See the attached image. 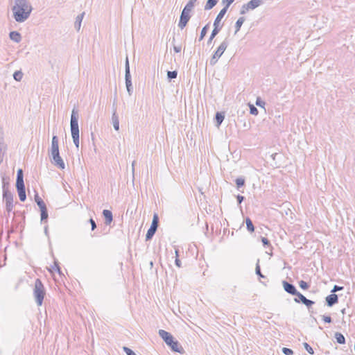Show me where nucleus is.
<instances>
[{
    "label": "nucleus",
    "instance_id": "1",
    "mask_svg": "<svg viewBox=\"0 0 355 355\" xmlns=\"http://www.w3.org/2000/svg\"><path fill=\"white\" fill-rule=\"evenodd\" d=\"M32 10L33 7L28 0H14L12 12L13 18L17 22L22 23L26 21Z\"/></svg>",
    "mask_w": 355,
    "mask_h": 355
},
{
    "label": "nucleus",
    "instance_id": "2",
    "mask_svg": "<svg viewBox=\"0 0 355 355\" xmlns=\"http://www.w3.org/2000/svg\"><path fill=\"white\" fill-rule=\"evenodd\" d=\"M158 334L172 351L180 354L184 353L183 347L178 340H174V338L171 333L163 329H159Z\"/></svg>",
    "mask_w": 355,
    "mask_h": 355
},
{
    "label": "nucleus",
    "instance_id": "3",
    "mask_svg": "<svg viewBox=\"0 0 355 355\" xmlns=\"http://www.w3.org/2000/svg\"><path fill=\"white\" fill-rule=\"evenodd\" d=\"M45 294V288L42 281L40 279H37L35 282L33 295L37 306H42Z\"/></svg>",
    "mask_w": 355,
    "mask_h": 355
},
{
    "label": "nucleus",
    "instance_id": "4",
    "mask_svg": "<svg viewBox=\"0 0 355 355\" xmlns=\"http://www.w3.org/2000/svg\"><path fill=\"white\" fill-rule=\"evenodd\" d=\"M70 128L71 137L79 136L78 112L75 108L71 112Z\"/></svg>",
    "mask_w": 355,
    "mask_h": 355
},
{
    "label": "nucleus",
    "instance_id": "5",
    "mask_svg": "<svg viewBox=\"0 0 355 355\" xmlns=\"http://www.w3.org/2000/svg\"><path fill=\"white\" fill-rule=\"evenodd\" d=\"M228 46V41L227 40H225L220 46L217 48L216 51L214 52V55H212L211 58L210 59L209 63L211 66H214L216 64L218 59L221 57V55L223 54L225 51Z\"/></svg>",
    "mask_w": 355,
    "mask_h": 355
},
{
    "label": "nucleus",
    "instance_id": "6",
    "mask_svg": "<svg viewBox=\"0 0 355 355\" xmlns=\"http://www.w3.org/2000/svg\"><path fill=\"white\" fill-rule=\"evenodd\" d=\"M225 15V14L224 13V11H220L217 15L214 22V29L212 30L211 35L207 41L208 44L211 42L213 39L218 34L219 31H220V27L219 26L220 21L223 18Z\"/></svg>",
    "mask_w": 355,
    "mask_h": 355
},
{
    "label": "nucleus",
    "instance_id": "7",
    "mask_svg": "<svg viewBox=\"0 0 355 355\" xmlns=\"http://www.w3.org/2000/svg\"><path fill=\"white\" fill-rule=\"evenodd\" d=\"M3 198L6 201V208L7 211H11L13 208V195L8 189L6 187L4 182L3 187Z\"/></svg>",
    "mask_w": 355,
    "mask_h": 355
},
{
    "label": "nucleus",
    "instance_id": "8",
    "mask_svg": "<svg viewBox=\"0 0 355 355\" xmlns=\"http://www.w3.org/2000/svg\"><path fill=\"white\" fill-rule=\"evenodd\" d=\"M263 3L264 0H250L241 6L240 14L244 15L250 10H254L262 5Z\"/></svg>",
    "mask_w": 355,
    "mask_h": 355
},
{
    "label": "nucleus",
    "instance_id": "9",
    "mask_svg": "<svg viewBox=\"0 0 355 355\" xmlns=\"http://www.w3.org/2000/svg\"><path fill=\"white\" fill-rule=\"evenodd\" d=\"M125 80L127 92L130 96L132 93V85L131 81V76L130 72V65L128 57H126L125 64Z\"/></svg>",
    "mask_w": 355,
    "mask_h": 355
},
{
    "label": "nucleus",
    "instance_id": "10",
    "mask_svg": "<svg viewBox=\"0 0 355 355\" xmlns=\"http://www.w3.org/2000/svg\"><path fill=\"white\" fill-rule=\"evenodd\" d=\"M190 11L186 10L183 8L182 13L180 15V21L178 24V26L183 29L187 24L188 21L191 18Z\"/></svg>",
    "mask_w": 355,
    "mask_h": 355
},
{
    "label": "nucleus",
    "instance_id": "11",
    "mask_svg": "<svg viewBox=\"0 0 355 355\" xmlns=\"http://www.w3.org/2000/svg\"><path fill=\"white\" fill-rule=\"evenodd\" d=\"M51 162L60 169H64L65 167L64 163L62 157L60 156V153L54 154L51 155Z\"/></svg>",
    "mask_w": 355,
    "mask_h": 355
},
{
    "label": "nucleus",
    "instance_id": "12",
    "mask_svg": "<svg viewBox=\"0 0 355 355\" xmlns=\"http://www.w3.org/2000/svg\"><path fill=\"white\" fill-rule=\"evenodd\" d=\"M282 285H283V288H284V291L286 293H288L291 295H294L295 294L297 293V291L293 284L288 283L286 281H283Z\"/></svg>",
    "mask_w": 355,
    "mask_h": 355
},
{
    "label": "nucleus",
    "instance_id": "13",
    "mask_svg": "<svg viewBox=\"0 0 355 355\" xmlns=\"http://www.w3.org/2000/svg\"><path fill=\"white\" fill-rule=\"evenodd\" d=\"M51 155L58 154L59 153V145H58V138L57 136L53 135L51 141Z\"/></svg>",
    "mask_w": 355,
    "mask_h": 355
},
{
    "label": "nucleus",
    "instance_id": "14",
    "mask_svg": "<svg viewBox=\"0 0 355 355\" xmlns=\"http://www.w3.org/2000/svg\"><path fill=\"white\" fill-rule=\"evenodd\" d=\"M112 121L113 124V127L115 130L118 131L119 130V117L116 114V107H114V104L113 105V113L112 115Z\"/></svg>",
    "mask_w": 355,
    "mask_h": 355
},
{
    "label": "nucleus",
    "instance_id": "15",
    "mask_svg": "<svg viewBox=\"0 0 355 355\" xmlns=\"http://www.w3.org/2000/svg\"><path fill=\"white\" fill-rule=\"evenodd\" d=\"M16 189L19 195V200L21 202H24L26 199L25 185H16Z\"/></svg>",
    "mask_w": 355,
    "mask_h": 355
},
{
    "label": "nucleus",
    "instance_id": "16",
    "mask_svg": "<svg viewBox=\"0 0 355 355\" xmlns=\"http://www.w3.org/2000/svg\"><path fill=\"white\" fill-rule=\"evenodd\" d=\"M326 304L328 306H332L338 302V297L336 294L332 293L325 298Z\"/></svg>",
    "mask_w": 355,
    "mask_h": 355
},
{
    "label": "nucleus",
    "instance_id": "17",
    "mask_svg": "<svg viewBox=\"0 0 355 355\" xmlns=\"http://www.w3.org/2000/svg\"><path fill=\"white\" fill-rule=\"evenodd\" d=\"M103 216L105 218V224L110 225L113 220V215L111 211L108 209H104L103 211Z\"/></svg>",
    "mask_w": 355,
    "mask_h": 355
},
{
    "label": "nucleus",
    "instance_id": "18",
    "mask_svg": "<svg viewBox=\"0 0 355 355\" xmlns=\"http://www.w3.org/2000/svg\"><path fill=\"white\" fill-rule=\"evenodd\" d=\"M9 37L11 40L17 43L20 42L21 40V36L20 33L17 31H11L9 34Z\"/></svg>",
    "mask_w": 355,
    "mask_h": 355
},
{
    "label": "nucleus",
    "instance_id": "19",
    "mask_svg": "<svg viewBox=\"0 0 355 355\" xmlns=\"http://www.w3.org/2000/svg\"><path fill=\"white\" fill-rule=\"evenodd\" d=\"M24 184L23 170L19 168L17 173L16 185Z\"/></svg>",
    "mask_w": 355,
    "mask_h": 355
},
{
    "label": "nucleus",
    "instance_id": "20",
    "mask_svg": "<svg viewBox=\"0 0 355 355\" xmlns=\"http://www.w3.org/2000/svg\"><path fill=\"white\" fill-rule=\"evenodd\" d=\"M225 114L223 112H216L215 115L216 125L218 128L224 120Z\"/></svg>",
    "mask_w": 355,
    "mask_h": 355
},
{
    "label": "nucleus",
    "instance_id": "21",
    "mask_svg": "<svg viewBox=\"0 0 355 355\" xmlns=\"http://www.w3.org/2000/svg\"><path fill=\"white\" fill-rule=\"evenodd\" d=\"M245 21V19L243 17H241L237 19V21H236V24H235L234 34H236L240 31L241 27Z\"/></svg>",
    "mask_w": 355,
    "mask_h": 355
},
{
    "label": "nucleus",
    "instance_id": "22",
    "mask_svg": "<svg viewBox=\"0 0 355 355\" xmlns=\"http://www.w3.org/2000/svg\"><path fill=\"white\" fill-rule=\"evenodd\" d=\"M157 230V228H156V227H150V228L148 229V230L147 231V233L146 234V241L150 240L153 238V236H154V234H155Z\"/></svg>",
    "mask_w": 355,
    "mask_h": 355
},
{
    "label": "nucleus",
    "instance_id": "23",
    "mask_svg": "<svg viewBox=\"0 0 355 355\" xmlns=\"http://www.w3.org/2000/svg\"><path fill=\"white\" fill-rule=\"evenodd\" d=\"M334 337L338 343H339V344H345V338L341 333L336 332L334 334Z\"/></svg>",
    "mask_w": 355,
    "mask_h": 355
},
{
    "label": "nucleus",
    "instance_id": "24",
    "mask_svg": "<svg viewBox=\"0 0 355 355\" xmlns=\"http://www.w3.org/2000/svg\"><path fill=\"white\" fill-rule=\"evenodd\" d=\"M41 212V221L46 220L48 218V211L46 206L40 208Z\"/></svg>",
    "mask_w": 355,
    "mask_h": 355
},
{
    "label": "nucleus",
    "instance_id": "25",
    "mask_svg": "<svg viewBox=\"0 0 355 355\" xmlns=\"http://www.w3.org/2000/svg\"><path fill=\"white\" fill-rule=\"evenodd\" d=\"M245 223L247 230L251 233L253 232L254 231V226L250 218H245Z\"/></svg>",
    "mask_w": 355,
    "mask_h": 355
},
{
    "label": "nucleus",
    "instance_id": "26",
    "mask_svg": "<svg viewBox=\"0 0 355 355\" xmlns=\"http://www.w3.org/2000/svg\"><path fill=\"white\" fill-rule=\"evenodd\" d=\"M218 0H207L205 6V10H210L213 8L217 3Z\"/></svg>",
    "mask_w": 355,
    "mask_h": 355
},
{
    "label": "nucleus",
    "instance_id": "27",
    "mask_svg": "<svg viewBox=\"0 0 355 355\" xmlns=\"http://www.w3.org/2000/svg\"><path fill=\"white\" fill-rule=\"evenodd\" d=\"M84 12H83L82 14H80L78 15L76 18V21H75V27L79 30L80 28V25H81V22H82V20H83V16H84Z\"/></svg>",
    "mask_w": 355,
    "mask_h": 355
},
{
    "label": "nucleus",
    "instance_id": "28",
    "mask_svg": "<svg viewBox=\"0 0 355 355\" xmlns=\"http://www.w3.org/2000/svg\"><path fill=\"white\" fill-rule=\"evenodd\" d=\"M294 295H295L297 297L294 298V301L296 303L301 302V303L303 304L304 300L306 299V297L302 293H300L298 291H297V293L295 294Z\"/></svg>",
    "mask_w": 355,
    "mask_h": 355
},
{
    "label": "nucleus",
    "instance_id": "29",
    "mask_svg": "<svg viewBox=\"0 0 355 355\" xmlns=\"http://www.w3.org/2000/svg\"><path fill=\"white\" fill-rule=\"evenodd\" d=\"M6 149V145L2 143V139H0V164L3 162V153Z\"/></svg>",
    "mask_w": 355,
    "mask_h": 355
},
{
    "label": "nucleus",
    "instance_id": "30",
    "mask_svg": "<svg viewBox=\"0 0 355 355\" xmlns=\"http://www.w3.org/2000/svg\"><path fill=\"white\" fill-rule=\"evenodd\" d=\"M35 202L37 203V205H38V207L40 208H42L43 207H45L46 205L44 203V202L43 201V200L38 196L37 193L35 194Z\"/></svg>",
    "mask_w": 355,
    "mask_h": 355
},
{
    "label": "nucleus",
    "instance_id": "31",
    "mask_svg": "<svg viewBox=\"0 0 355 355\" xmlns=\"http://www.w3.org/2000/svg\"><path fill=\"white\" fill-rule=\"evenodd\" d=\"M197 0H189L187 5L184 6V9L186 10L191 11L193 8L194 7V4Z\"/></svg>",
    "mask_w": 355,
    "mask_h": 355
},
{
    "label": "nucleus",
    "instance_id": "32",
    "mask_svg": "<svg viewBox=\"0 0 355 355\" xmlns=\"http://www.w3.org/2000/svg\"><path fill=\"white\" fill-rule=\"evenodd\" d=\"M234 1V0H223V3H226V5L220 11H224V13L226 14L228 8Z\"/></svg>",
    "mask_w": 355,
    "mask_h": 355
},
{
    "label": "nucleus",
    "instance_id": "33",
    "mask_svg": "<svg viewBox=\"0 0 355 355\" xmlns=\"http://www.w3.org/2000/svg\"><path fill=\"white\" fill-rule=\"evenodd\" d=\"M208 28H209V25L207 24L202 28L201 32H200V35L199 37V41H201L203 40V38L205 37V36L206 35V34L207 33Z\"/></svg>",
    "mask_w": 355,
    "mask_h": 355
},
{
    "label": "nucleus",
    "instance_id": "34",
    "mask_svg": "<svg viewBox=\"0 0 355 355\" xmlns=\"http://www.w3.org/2000/svg\"><path fill=\"white\" fill-rule=\"evenodd\" d=\"M158 225H159V218H158L157 214H155L153 216V220H152L150 227H154L157 228Z\"/></svg>",
    "mask_w": 355,
    "mask_h": 355
},
{
    "label": "nucleus",
    "instance_id": "35",
    "mask_svg": "<svg viewBox=\"0 0 355 355\" xmlns=\"http://www.w3.org/2000/svg\"><path fill=\"white\" fill-rule=\"evenodd\" d=\"M259 259H258L257 261V263L256 264V268H255V273L260 277V278H266V277L262 275V273L261 272V269H260V266H259Z\"/></svg>",
    "mask_w": 355,
    "mask_h": 355
},
{
    "label": "nucleus",
    "instance_id": "36",
    "mask_svg": "<svg viewBox=\"0 0 355 355\" xmlns=\"http://www.w3.org/2000/svg\"><path fill=\"white\" fill-rule=\"evenodd\" d=\"M235 182H236L237 188L239 189L240 187L244 186L245 179L243 178H238L236 179Z\"/></svg>",
    "mask_w": 355,
    "mask_h": 355
},
{
    "label": "nucleus",
    "instance_id": "37",
    "mask_svg": "<svg viewBox=\"0 0 355 355\" xmlns=\"http://www.w3.org/2000/svg\"><path fill=\"white\" fill-rule=\"evenodd\" d=\"M177 76H178V72L177 71H168L167 72V78L168 79H169L170 80H172V79H174V78H177Z\"/></svg>",
    "mask_w": 355,
    "mask_h": 355
},
{
    "label": "nucleus",
    "instance_id": "38",
    "mask_svg": "<svg viewBox=\"0 0 355 355\" xmlns=\"http://www.w3.org/2000/svg\"><path fill=\"white\" fill-rule=\"evenodd\" d=\"M23 77V73L20 71H17L13 74V78L17 81H20Z\"/></svg>",
    "mask_w": 355,
    "mask_h": 355
},
{
    "label": "nucleus",
    "instance_id": "39",
    "mask_svg": "<svg viewBox=\"0 0 355 355\" xmlns=\"http://www.w3.org/2000/svg\"><path fill=\"white\" fill-rule=\"evenodd\" d=\"M250 113L253 115H257L258 114V110L257 108L253 105L250 104Z\"/></svg>",
    "mask_w": 355,
    "mask_h": 355
},
{
    "label": "nucleus",
    "instance_id": "40",
    "mask_svg": "<svg viewBox=\"0 0 355 355\" xmlns=\"http://www.w3.org/2000/svg\"><path fill=\"white\" fill-rule=\"evenodd\" d=\"M303 345H304V348L306 349V350L310 354H314V351H313V348L307 343H304Z\"/></svg>",
    "mask_w": 355,
    "mask_h": 355
},
{
    "label": "nucleus",
    "instance_id": "41",
    "mask_svg": "<svg viewBox=\"0 0 355 355\" xmlns=\"http://www.w3.org/2000/svg\"><path fill=\"white\" fill-rule=\"evenodd\" d=\"M299 285H300V288L304 289V290H306L309 287V285L306 282H304L303 280H301L299 282Z\"/></svg>",
    "mask_w": 355,
    "mask_h": 355
},
{
    "label": "nucleus",
    "instance_id": "42",
    "mask_svg": "<svg viewBox=\"0 0 355 355\" xmlns=\"http://www.w3.org/2000/svg\"><path fill=\"white\" fill-rule=\"evenodd\" d=\"M282 352L285 355H293V351L291 349L287 348V347H283Z\"/></svg>",
    "mask_w": 355,
    "mask_h": 355
},
{
    "label": "nucleus",
    "instance_id": "43",
    "mask_svg": "<svg viewBox=\"0 0 355 355\" xmlns=\"http://www.w3.org/2000/svg\"><path fill=\"white\" fill-rule=\"evenodd\" d=\"M123 350L126 353L127 355H137L131 349L128 347H123Z\"/></svg>",
    "mask_w": 355,
    "mask_h": 355
},
{
    "label": "nucleus",
    "instance_id": "44",
    "mask_svg": "<svg viewBox=\"0 0 355 355\" xmlns=\"http://www.w3.org/2000/svg\"><path fill=\"white\" fill-rule=\"evenodd\" d=\"M314 304V302L306 298L303 302V304L306 306L308 308L311 307Z\"/></svg>",
    "mask_w": 355,
    "mask_h": 355
},
{
    "label": "nucleus",
    "instance_id": "45",
    "mask_svg": "<svg viewBox=\"0 0 355 355\" xmlns=\"http://www.w3.org/2000/svg\"><path fill=\"white\" fill-rule=\"evenodd\" d=\"M52 268H53V270H56L58 272H59V274H61L60 268V266H59V265H58V261H55V262H54V266H52Z\"/></svg>",
    "mask_w": 355,
    "mask_h": 355
},
{
    "label": "nucleus",
    "instance_id": "46",
    "mask_svg": "<svg viewBox=\"0 0 355 355\" xmlns=\"http://www.w3.org/2000/svg\"><path fill=\"white\" fill-rule=\"evenodd\" d=\"M73 141L77 148H79V136L72 137Z\"/></svg>",
    "mask_w": 355,
    "mask_h": 355
},
{
    "label": "nucleus",
    "instance_id": "47",
    "mask_svg": "<svg viewBox=\"0 0 355 355\" xmlns=\"http://www.w3.org/2000/svg\"><path fill=\"white\" fill-rule=\"evenodd\" d=\"M343 289V286H339L338 285H335L333 288V289L331 290V293H334L336 292H338V291H342Z\"/></svg>",
    "mask_w": 355,
    "mask_h": 355
},
{
    "label": "nucleus",
    "instance_id": "48",
    "mask_svg": "<svg viewBox=\"0 0 355 355\" xmlns=\"http://www.w3.org/2000/svg\"><path fill=\"white\" fill-rule=\"evenodd\" d=\"M89 223L91 224V229L92 230H94L96 228V222L94 221V220L93 218H90L89 219Z\"/></svg>",
    "mask_w": 355,
    "mask_h": 355
},
{
    "label": "nucleus",
    "instance_id": "49",
    "mask_svg": "<svg viewBox=\"0 0 355 355\" xmlns=\"http://www.w3.org/2000/svg\"><path fill=\"white\" fill-rule=\"evenodd\" d=\"M256 105L259 107H263V106L265 105V102L261 101L259 98H258L256 101Z\"/></svg>",
    "mask_w": 355,
    "mask_h": 355
},
{
    "label": "nucleus",
    "instance_id": "50",
    "mask_svg": "<svg viewBox=\"0 0 355 355\" xmlns=\"http://www.w3.org/2000/svg\"><path fill=\"white\" fill-rule=\"evenodd\" d=\"M322 320L327 323H331L332 322L331 318L328 315H322Z\"/></svg>",
    "mask_w": 355,
    "mask_h": 355
},
{
    "label": "nucleus",
    "instance_id": "51",
    "mask_svg": "<svg viewBox=\"0 0 355 355\" xmlns=\"http://www.w3.org/2000/svg\"><path fill=\"white\" fill-rule=\"evenodd\" d=\"M261 241L264 246L268 245L270 244L269 240L266 237H261Z\"/></svg>",
    "mask_w": 355,
    "mask_h": 355
},
{
    "label": "nucleus",
    "instance_id": "52",
    "mask_svg": "<svg viewBox=\"0 0 355 355\" xmlns=\"http://www.w3.org/2000/svg\"><path fill=\"white\" fill-rule=\"evenodd\" d=\"M236 199H237L238 203L241 204L243 201L244 197L243 196L238 195L236 196Z\"/></svg>",
    "mask_w": 355,
    "mask_h": 355
},
{
    "label": "nucleus",
    "instance_id": "53",
    "mask_svg": "<svg viewBox=\"0 0 355 355\" xmlns=\"http://www.w3.org/2000/svg\"><path fill=\"white\" fill-rule=\"evenodd\" d=\"M173 49L175 53H179L181 51L182 47L181 46H173Z\"/></svg>",
    "mask_w": 355,
    "mask_h": 355
},
{
    "label": "nucleus",
    "instance_id": "54",
    "mask_svg": "<svg viewBox=\"0 0 355 355\" xmlns=\"http://www.w3.org/2000/svg\"><path fill=\"white\" fill-rule=\"evenodd\" d=\"M175 263L179 268L181 266V261L178 258L175 259Z\"/></svg>",
    "mask_w": 355,
    "mask_h": 355
},
{
    "label": "nucleus",
    "instance_id": "55",
    "mask_svg": "<svg viewBox=\"0 0 355 355\" xmlns=\"http://www.w3.org/2000/svg\"><path fill=\"white\" fill-rule=\"evenodd\" d=\"M2 139V143H4L3 141V133L0 131V139Z\"/></svg>",
    "mask_w": 355,
    "mask_h": 355
},
{
    "label": "nucleus",
    "instance_id": "56",
    "mask_svg": "<svg viewBox=\"0 0 355 355\" xmlns=\"http://www.w3.org/2000/svg\"><path fill=\"white\" fill-rule=\"evenodd\" d=\"M135 161H134L132 164V172H134V166H135Z\"/></svg>",
    "mask_w": 355,
    "mask_h": 355
},
{
    "label": "nucleus",
    "instance_id": "57",
    "mask_svg": "<svg viewBox=\"0 0 355 355\" xmlns=\"http://www.w3.org/2000/svg\"><path fill=\"white\" fill-rule=\"evenodd\" d=\"M288 212H290V214H292V213H291V211L289 209H288V211H285V214H286V215H288Z\"/></svg>",
    "mask_w": 355,
    "mask_h": 355
},
{
    "label": "nucleus",
    "instance_id": "58",
    "mask_svg": "<svg viewBox=\"0 0 355 355\" xmlns=\"http://www.w3.org/2000/svg\"><path fill=\"white\" fill-rule=\"evenodd\" d=\"M175 255H176V258L178 257V250H175Z\"/></svg>",
    "mask_w": 355,
    "mask_h": 355
},
{
    "label": "nucleus",
    "instance_id": "59",
    "mask_svg": "<svg viewBox=\"0 0 355 355\" xmlns=\"http://www.w3.org/2000/svg\"><path fill=\"white\" fill-rule=\"evenodd\" d=\"M341 313H342L343 314H345V309H342V310H341Z\"/></svg>",
    "mask_w": 355,
    "mask_h": 355
},
{
    "label": "nucleus",
    "instance_id": "60",
    "mask_svg": "<svg viewBox=\"0 0 355 355\" xmlns=\"http://www.w3.org/2000/svg\"><path fill=\"white\" fill-rule=\"evenodd\" d=\"M115 102H116V100H114V103H113V105L114 104V107H116V105H115Z\"/></svg>",
    "mask_w": 355,
    "mask_h": 355
},
{
    "label": "nucleus",
    "instance_id": "61",
    "mask_svg": "<svg viewBox=\"0 0 355 355\" xmlns=\"http://www.w3.org/2000/svg\"><path fill=\"white\" fill-rule=\"evenodd\" d=\"M153 261H150V266H153Z\"/></svg>",
    "mask_w": 355,
    "mask_h": 355
}]
</instances>
